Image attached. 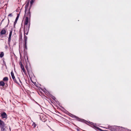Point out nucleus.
Returning <instances> with one entry per match:
<instances>
[{"mask_svg": "<svg viewBox=\"0 0 131 131\" xmlns=\"http://www.w3.org/2000/svg\"><path fill=\"white\" fill-rule=\"evenodd\" d=\"M25 16H26L25 21L24 25V34L27 35L28 34L30 26V20L31 16L30 12L29 11L27 13H26Z\"/></svg>", "mask_w": 131, "mask_h": 131, "instance_id": "1", "label": "nucleus"}, {"mask_svg": "<svg viewBox=\"0 0 131 131\" xmlns=\"http://www.w3.org/2000/svg\"><path fill=\"white\" fill-rule=\"evenodd\" d=\"M5 124L3 121L0 119V128L1 129V131H6L5 128Z\"/></svg>", "mask_w": 131, "mask_h": 131, "instance_id": "2", "label": "nucleus"}, {"mask_svg": "<svg viewBox=\"0 0 131 131\" xmlns=\"http://www.w3.org/2000/svg\"><path fill=\"white\" fill-rule=\"evenodd\" d=\"M11 74L12 77V78L13 79V80L14 81V82L16 83L17 84H19L18 81H19L21 83V82L19 79V78H18L17 79V80L16 79H15V77L14 76V74L13 73V72H11Z\"/></svg>", "mask_w": 131, "mask_h": 131, "instance_id": "3", "label": "nucleus"}, {"mask_svg": "<svg viewBox=\"0 0 131 131\" xmlns=\"http://www.w3.org/2000/svg\"><path fill=\"white\" fill-rule=\"evenodd\" d=\"M29 5V2L28 1L26 3V4L25 6V15L26 14V13H27L28 11H29L30 12V9L31 8L30 7V8L28 9V7Z\"/></svg>", "mask_w": 131, "mask_h": 131, "instance_id": "4", "label": "nucleus"}, {"mask_svg": "<svg viewBox=\"0 0 131 131\" xmlns=\"http://www.w3.org/2000/svg\"><path fill=\"white\" fill-rule=\"evenodd\" d=\"M117 129H119V131H126V129L120 126H117Z\"/></svg>", "mask_w": 131, "mask_h": 131, "instance_id": "5", "label": "nucleus"}, {"mask_svg": "<svg viewBox=\"0 0 131 131\" xmlns=\"http://www.w3.org/2000/svg\"><path fill=\"white\" fill-rule=\"evenodd\" d=\"M1 115L3 118H7V115L6 113L4 112L1 114Z\"/></svg>", "mask_w": 131, "mask_h": 131, "instance_id": "6", "label": "nucleus"}, {"mask_svg": "<svg viewBox=\"0 0 131 131\" xmlns=\"http://www.w3.org/2000/svg\"><path fill=\"white\" fill-rule=\"evenodd\" d=\"M6 33V31L5 30L3 29L0 32L1 35L5 34Z\"/></svg>", "mask_w": 131, "mask_h": 131, "instance_id": "7", "label": "nucleus"}, {"mask_svg": "<svg viewBox=\"0 0 131 131\" xmlns=\"http://www.w3.org/2000/svg\"><path fill=\"white\" fill-rule=\"evenodd\" d=\"M20 64L21 65V67L22 70L23 72L25 73V71L23 66L21 63H20Z\"/></svg>", "mask_w": 131, "mask_h": 131, "instance_id": "8", "label": "nucleus"}, {"mask_svg": "<svg viewBox=\"0 0 131 131\" xmlns=\"http://www.w3.org/2000/svg\"><path fill=\"white\" fill-rule=\"evenodd\" d=\"M19 17V15H18L17 16V17H16V19H15V22H14V25H15V24L17 23V20H18Z\"/></svg>", "mask_w": 131, "mask_h": 131, "instance_id": "9", "label": "nucleus"}, {"mask_svg": "<svg viewBox=\"0 0 131 131\" xmlns=\"http://www.w3.org/2000/svg\"><path fill=\"white\" fill-rule=\"evenodd\" d=\"M8 80V78L7 77H5L3 79V81H7Z\"/></svg>", "mask_w": 131, "mask_h": 131, "instance_id": "10", "label": "nucleus"}, {"mask_svg": "<svg viewBox=\"0 0 131 131\" xmlns=\"http://www.w3.org/2000/svg\"><path fill=\"white\" fill-rule=\"evenodd\" d=\"M5 84L4 82L2 81H0V85L1 86H4Z\"/></svg>", "mask_w": 131, "mask_h": 131, "instance_id": "11", "label": "nucleus"}, {"mask_svg": "<svg viewBox=\"0 0 131 131\" xmlns=\"http://www.w3.org/2000/svg\"><path fill=\"white\" fill-rule=\"evenodd\" d=\"M24 39L25 41V42H27V38L26 36L24 35Z\"/></svg>", "mask_w": 131, "mask_h": 131, "instance_id": "12", "label": "nucleus"}, {"mask_svg": "<svg viewBox=\"0 0 131 131\" xmlns=\"http://www.w3.org/2000/svg\"><path fill=\"white\" fill-rule=\"evenodd\" d=\"M94 126L97 129L99 130L100 131H102V130L100 129L99 127H96L95 125H94Z\"/></svg>", "mask_w": 131, "mask_h": 131, "instance_id": "13", "label": "nucleus"}, {"mask_svg": "<svg viewBox=\"0 0 131 131\" xmlns=\"http://www.w3.org/2000/svg\"><path fill=\"white\" fill-rule=\"evenodd\" d=\"M4 55V53L3 52H1L0 54V57L2 58Z\"/></svg>", "mask_w": 131, "mask_h": 131, "instance_id": "14", "label": "nucleus"}, {"mask_svg": "<svg viewBox=\"0 0 131 131\" xmlns=\"http://www.w3.org/2000/svg\"><path fill=\"white\" fill-rule=\"evenodd\" d=\"M34 2V0H31V1H30V7H31V6L32 5L33 3Z\"/></svg>", "mask_w": 131, "mask_h": 131, "instance_id": "15", "label": "nucleus"}, {"mask_svg": "<svg viewBox=\"0 0 131 131\" xmlns=\"http://www.w3.org/2000/svg\"><path fill=\"white\" fill-rule=\"evenodd\" d=\"M75 119H76L77 120H78L80 121H81V119L80 118H79L77 117L76 116H74Z\"/></svg>", "mask_w": 131, "mask_h": 131, "instance_id": "16", "label": "nucleus"}, {"mask_svg": "<svg viewBox=\"0 0 131 131\" xmlns=\"http://www.w3.org/2000/svg\"><path fill=\"white\" fill-rule=\"evenodd\" d=\"M27 42H25V45H24V48H25L26 49H27Z\"/></svg>", "mask_w": 131, "mask_h": 131, "instance_id": "17", "label": "nucleus"}, {"mask_svg": "<svg viewBox=\"0 0 131 131\" xmlns=\"http://www.w3.org/2000/svg\"><path fill=\"white\" fill-rule=\"evenodd\" d=\"M32 126H33V127H34V128H35L36 127V126H37V125L36 124H35V123H33L32 125Z\"/></svg>", "mask_w": 131, "mask_h": 131, "instance_id": "18", "label": "nucleus"}, {"mask_svg": "<svg viewBox=\"0 0 131 131\" xmlns=\"http://www.w3.org/2000/svg\"><path fill=\"white\" fill-rule=\"evenodd\" d=\"M12 34V31H11L10 32L9 37H11Z\"/></svg>", "mask_w": 131, "mask_h": 131, "instance_id": "19", "label": "nucleus"}, {"mask_svg": "<svg viewBox=\"0 0 131 131\" xmlns=\"http://www.w3.org/2000/svg\"><path fill=\"white\" fill-rule=\"evenodd\" d=\"M11 37H9V38H8V41L9 42L10 41V39H11Z\"/></svg>", "mask_w": 131, "mask_h": 131, "instance_id": "20", "label": "nucleus"}, {"mask_svg": "<svg viewBox=\"0 0 131 131\" xmlns=\"http://www.w3.org/2000/svg\"><path fill=\"white\" fill-rule=\"evenodd\" d=\"M8 16H12V14H9L8 15Z\"/></svg>", "mask_w": 131, "mask_h": 131, "instance_id": "21", "label": "nucleus"}, {"mask_svg": "<svg viewBox=\"0 0 131 131\" xmlns=\"http://www.w3.org/2000/svg\"><path fill=\"white\" fill-rule=\"evenodd\" d=\"M126 131H131V130L126 129Z\"/></svg>", "mask_w": 131, "mask_h": 131, "instance_id": "22", "label": "nucleus"}, {"mask_svg": "<svg viewBox=\"0 0 131 131\" xmlns=\"http://www.w3.org/2000/svg\"><path fill=\"white\" fill-rule=\"evenodd\" d=\"M119 131V129H116V131Z\"/></svg>", "mask_w": 131, "mask_h": 131, "instance_id": "23", "label": "nucleus"}, {"mask_svg": "<svg viewBox=\"0 0 131 131\" xmlns=\"http://www.w3.org/2000/svg\"><path fill=\"white\" fill-rule=\"evenodd\" d=\"M9 129H10V130H11V129H10V128H9Z\"/></svg>", "mask_w": 131, "mask_h": 131, "instance_id": "24", "label": "nucleus"}, {"mask_svg": "<svg viewBox=\"0 0 131 131\" xmlns=\"http://www.w3.org/2000/svg\"><path fill=\"white\" fill-rule=\"evenodd\" d=\"M5 66H6V64H5Z\"/></svg>", "mask_w": 131, "mask_h": 131, "instance_id": "25", "label": "nucleus"}]
</instances>
